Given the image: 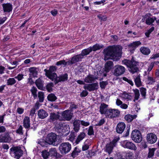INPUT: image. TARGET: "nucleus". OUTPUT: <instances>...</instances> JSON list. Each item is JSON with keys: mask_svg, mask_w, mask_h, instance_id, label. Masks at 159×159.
<instances>
[{"mask_svg": "<svg viewBox=\"0 0 159 159\" xmlns=\"http://www.w3.org/2000/svg\"><path fill=\"white\" fill-rule=\"evenodd\" d=\"M122 47L119 45L108 48L105 51V60L109 59L117 60L120 59L122 54Z\"/></svg>", "mask_w": 159, "mask_h": 159, "instance_id": "f257e3e1", "label": "nucleus"}, {"mask_svg": "<svg viewBox=\"0 0 159 159\" xmlns=\"http://www.w3.org/2000/svg\"><path fill=\"white\" fill-rule=\"evenodd\" d=\"M122 62L123 64L127 66L129 71L132 74L138 72L139 70L138 62L133 59L129 60L125 59Z\"/></svg>", "mask_w": 159, "mask_h": 159, "instance_id": "f03ea898", "label": "nucleus"}, {"mask_svg": "<svg viewBox=\"0 0 159 159\" xmlns=\"http://www.w3.org/2000/svg\"><path fill=\"white\" fill-rule=\"evenodd\" d=\"M122 62L123 64L127 66L129 71L132 74L138 72L139 70L138 62L133 59L129 60L125 59Z\"/></svg>", "mask_w": 159, "mask_h": 159, "instance_id": "7ed1b4c3", "label": "nucleus"}, {"mask_svg": "<svg viewBox=\"0 0 159 159\" xmlns=\"http://www.w3.org/2000/svg\"><path fill=\"white\" fill-rule=\"evenodd\" d=\"M10 154L14 158L19 159L22 156L23 152L20 147L13 146L10 149Z\"/></svg>", "mask_w": 159, "mask_h": 159, "instance_id": "20e7f679", "label": "nucleus"}, {"mask_svg": "<svg viewBox=\"0 0 159 159\" xmlns=\"http://www.w3.org/2000/svg\"><path fill=\"white\" fill-rule=\"evenodd\" d=\"M59 139L57 135L51 133L48 134L46 139L47 142L49 144L56 146L58 144Z\"/></svg>", "mask_w": 159, "mask_h": 159, "instance_id": "39448f33", "label": "nucleus"}, {"mask_svg": "<svg viewBox=\"0 0 159 159\" xmlns=\"http://www.w3.org/2000/svg\"><path fill=\"white\" fill-rule=\"evenodd\" d=\"M57 69V67L55 66H50L48 70L44 69L45 75L52 81L57 77V75L55 72Z\"/></svg>", "mask_w": 159, "mask_h": 159, "instance_id": "423d86ee", "label": "nucleus"}, {"mask_svg": "<svg viewBox=\"0 0 159 159\" xmlns=\"http://www.w3.org/2000/svg\"><path fill=\"white\" fill-rule=\"evenodd\" d=\"M71 148V145L68 142L62 143L59 147V149L61 153L62 154L68 153L70 151Z\"/></svg>", "mask_w": 159, "mask_h": 159, "instance_id": "0eeeda50", "label": "nucleus"}, {"mask_svg": "<svg viewBox=\"0 0 159 159\" xmlns=\"http://www.w3.org/2000/svg\"><path fill=\"white\" fill-rule=\"evenodd\" d=\"M132 139L136 143H140L142 140V137L140 131L138 130H134L131 134Z\"/></svg>", "mask_w": 159, "mask_h": 159, "instance_id": "6e6552de", "label": "nucleus"}, {"mask_svg": "<svg viewBox=\"0 0 159 159\" xmlns=\"http://www.w3.org/2000/svg\"><path fill=\"white\" fill-rule=\"evenodd\" d=\"M121 145L124 148L135 151L137 148L135 145L133 143L128 140L123 141L121 142Z\"/></svg>", "mask_w": 159, "mask_h": 159, "instance_id": "1a4fd4ad", "label": "nucleus"}, {"mask_svg": "<svg viewBox=\"0 0 159 159\" xmlns=\"http://www.w3.org/2000/svg\"><path fill=\"white\" fill-rule=\"evenodd\" d=\"M125 69L123 66L117 65L114 68L113 74L116 76H119L123 74L125 71Z\"/></svg>", "mask_w": 159, "mask_h": 159, "instance_id": "9d476101", "label": "nucleus"}, {"mask_svg": "<svg viewBox=\"0 0 159 159\" xmlns=\"http://www.w3.org/2000/svg\"><path fill=\"white\" fill-rule=\"evenodd\" d=\"M119 139L120 138L119 137H115L111 142L106 145V151L109 154H110L112 152L114 147L116 146V143L119 141Z\"/></svg>", "mask_w": 159, "mask_h": 159, "instance_id": "9b49d317", "label": "nucleus"}, {"mask_svg": "<svg viewBox=\"0 0 159 159\" xmlns=\"http://www.w3.org/2000/svg\"><path fill=\"white\" fill-rule=\"evenodd\" d=\"M107 111L108 112L106 115L107 118L113 119L118 117L120 114V111L117 109H109Z\"/></svg>", "mask_w": 159, "mask_h": 159, "instance_id": "f8f14e48", "label": "nucleus"}, {"mask_svg": "<svg viewBox=\"0 0 159 159\" xmlns=\"http://www.w3.org/2000/svg\"><path fill=\"white\" fill-rule=\"evenodd\" d=\"M62 117H60V120L69 121L72 118L73 113L68 110H66L63 111L61 113Z\"/></svg>", "mask_w": 159, "mask_h": 159, "instance_id": "ddd939ff", "label": "nucleus"}, {"mask_svg": "<svg viewBox=\"0 0 159 159\" xmlns=\"http://www.w3.org/2000/svg\"><path fill=\"white\" fill-rule=\"evenodd\" d=\"M146 139L147 141L149 143L153 144L157 141V137L156 135L154 134L150 133L147 134Z\"/></svg>", "mask_w": 159, "mask_h": 159, "instance_id": "4468645a", "label": "nucleus"}, {"mask_svg": "<svg viewBox=\"0 0 159 159\" xmlns=\"http://www.w3.org/2000/svg\"><path fill=\"white\" fill-rule=\"evenodd\" d=\"M57 132L61 136H67L70 133V129L68 126H65L62 129H58Z\"/></svg>", "mask_w": 159, "mask_h": 159, "instance_id": "2eb2a0df", "label": "nucleus"}, {"mask_svg": "<svg viewBox=\"0 0 159 159\" xmlns=\"http://www.w3.org/2000/svg\"><path fill=\"white\" fill-rule=\"evenodd\" d=\"M67 79L68 75L67 74L61 75L58 77H57H57L56 78H54V79L52 81H54L55 84H56L59 82L66 80Z\"/></svg>", "mask_w": 159, "mask_h": 159, "instance_id": "dca6fc26", "label": "nucleus"}, {"mask_svg": "<svg viewBox=\"0 0 159 159\" xmlns=\"http://www.w3.org/2000/svg\"><path fill=\"white\" fill-rule=\"evenodd\" d=\"M80 120L75 119L73 121V126L74 131L76 133L78 132L80 129Z\"/></svg>", "mask_w": 159, "mask_h": 159, "instance_id": "f3484780", "label": "nucleus"}, {"mask_svg": "<svg viewBox=\"0 0 159 159\" xmlns=\"http://www.w3.org/2000/svg\"><path fill=\"white\" fill-rule=\"evenodd\" d=\"M98 87V83H94L92 84H88L84 86V89L88 90L89 91L97 89Z\"/></svg>", "mask_w": 159, "mask_h": 159, "instance_id": "a211bd4d", "label": "nucleus"}, {"mask_svg": "<svg viewBox=\"0 0 159 159\" xmlns=\"http://www.w3.org/2000/svg\"><path fill=\"white\" fill-rule=\"evenodd\" d=\"M82 56L80 54L74 56L71 58L70 60H69L70 65L75 63L79 61H81L82 59Z\"/></svg>", "mask_w": 159, "mask_h": 159, "instance_id": "6ab92c4d", "label": "nucleus"}, {"mask_svg": "<svg viewBox=\"0 0 159 159\" xmlns=\"http://www.w3.org/2000/svg\"><path fill=\"white\" fill-rule=\"evenodd\" d=\"M38 115L39 118L43 119L48 116V114L43 109H40L38 111Z\"/></svg>", "mask_w": 159, "mask_h": 159, "instance_id": "aec40b11", "label": "nucleus"}, {"mask_svg": "<svg viewBox=\"0 0 159 159\" xmlns=\"http://www.w3.org/2000/svg\"><path fill=\"white\" fill-rule=\"evenodd\" d=\"M125 127V125L124 123L121 122L118 124L117 126L116 131L119 134L122 133Z\"/></svg>", "mask_w": 159, "mask_h": 159, "instance_id": "412c9836", "label": "nucleus"}, {"mask_svg": "<svg viewBox=\"0 0 159 159\" xmlns=\"http://www.w3.org/2000/svg\"><path fill=\"white\" fill-rule=\"evenodd\" d=\"M108 105L104 104L102 103L100 107V111L102 114H105L106 116L107 114H108V110L107 107Z\"/></svg>", "mask_w": 159, "mask_h": 159, "instance_id": "4be33fe9", "label": "nucleus"}, {"mask_svg": "<svg viewBox=\"0 0 159 159\" xmlns=\"http://www.w3.org/2000/svg\"><path fill=\"white\" fill-rule=\"evenodd\" d=\"M50 121L53 122L57 119L60 120V116L59 115L58 113H51L50 115Z\"/></svg>", "mask_w": 159, "mask_h": 159, "instance_id": "5701e85b", "label": "nucleus"}, {"mask_svg": "<svg viewBox=\"0 0 159 159\" xmlns=\"http://www.w3.org/2000/svg\"><path fill=\"white\" fill-rule=\"evenodd\" d=\"M3 9L4 12H9L12 9V5L10 3L3 4H2Z\"/></svg>", "mask_w": 159, "mask_h": 159, "instance_id": "b1692460", "label": "nucleus"}, {"mask_svg": "<svg viewBox=\"0 0 159 159\" xmlns=\"http://www.w3.org/2000/svg\"><path fill=\"white\" fill-rule=\"evenodd\" d=\"M86 136L85 133L82 132L78 136L76 140H75V143L76 144H78L81 141L83 140Z\"/></svg>", "mask_w": 159, "mask_h": 159, "instance_id": "393cba45", "label": "nucleus"}, {"mask_svg": "<svg viewBox=\"0 0 159 159\" xmlns=\"http://www.w3.org/2000/svg\"><path fill=\"white\" fill-rule=\"evenodd\" d=\"M113 66V63L111 61H107L105 65V70L106 72H108Z\"/></svg>", "mask_w": 159, "mask_h": 159, "instance_id": "a878e982", "label": "nucleus"}, {"mask_svg": "<svg viewBox=\"0 0 159 159\" xmlns=\"http://www.w3.org/2000/svg\"><path fill=\"white\" fill-rule=\"evenodd\" d=\"M156 18L155 16L152 17H148L146 18L145 23L148 25H152V23L156 20Z\"/></svg>", "mask_w": 159, "mask_h": 159, "instance_id": "bb28decb", "label": "nucleus"}, {"mask_svg": "<svg viewBox=\"0 0 159 159\" xmlns=\"http://www.w3.org/2000/svg\"><path fill=\"white\" fill-rule=\"evenodd\" d=\"M96 79L93 75H89L84 79V81L87 83H91Z\"/></svg>", "mask_w": 159, "mask_h": 159, "instance_id": "cd10ccee", "label": "nucleus"}, {"mask_svg": "<svg viewBox=\"0 0 159 159\" xmlns=\"http://www.w3.org/2000/svg\"><path fill=\"white\" fill-rule=\"evenodd\" d=\"M23 124L24 127L26 128H28L30 127V119L29 117L26 116L23 120Z\"/></svg>", "mask_w": 159, "mask_h": 159, "instance_id": "c85d7f7f", "label": "nucleus"}, {"mask_svg": "<svg viewBox=\"0 0 159 159\" xmlns=\"http://www.w3.org/2000/svg\"><path fill=\"white\" fill-rule=\"evenodd\" d=\"M137 117V115H132L130 114H127L125 116V118L128 122H131L134 119H135Z\"/></svg>", "mask_w": 159, "mask_h": 159, "instance_id": "c756f323", "label": "nucleus"}, {"mask_svg": "<svg viewBox=\"0 0 159 159\" xmlns=\"http://www.w3.org/2000/svg\"><path fill=\"white\" fill-rule=\"evenodd\" d=\"M29 71L30 72V75H32L34 77L36 76L38 73L37 68L34 67L30 68L29 69Z\"/></svg>", "mask_w": 159, "mask_h": 159, "instance_id": "7c9ffc66", "label": "nucleus"}, {"mask_svg": "<svg viewBox=\"0 0 159 159\" xmlns=\"http://www.w3.org/2000/svg\"><path fill=\"white\" fill-rule=\"evenodd\" d=\"M140 52L143 54L148 55L150 52V49L148 48L141 47L140 48Z\"/></svg>", "mask_w": 159, "mask_h": 159, "instance_id": "2f4dec72", "label": "nucleus"}, {"mask_svg": "<svg viewBox=\"0 0 159 159\" xmlns=\"http://www.w3.org/2000/svg\"><path fill=\"white\" fill-rule=\"evenodd\" d=\"M91 48L89 47V48L83 50L81 53L80 54L82 56V57L83 58L84 56L87 55L89 54V53L92 52Z\"/></svg>", "mask_w": 159, "mask_h": 159, "instance_id": "473e14b6", "label": "nucleus"}, {"mask_svg": "<svg viewBox=\"0 0 159 159\" xmlns=\"http://www.w3.org/2000/svg\"><path fill=\"white\" fill-rule=\"evenodd\" d=\"M35 84L39 89H42L43 88V82L40 78L36 80Z\"/></svg>", "mask_w": 159, "mask_h": 159, "instance_id": "72a5a7b5", "label": "nucleus"}, {"mask_svg": "<svg viewBox=\"0 0 159 159\" xmlns=\"http://www.w3.org/2000/svg\"><path fill=\"white\" fill-rule=\"evenodd\" d=\"M141 43L139 41H137L133 42L130 44L129 46L130 47H131L133 49H134L141 45Z\"/></svg>", "mask_w": 159, "mask_h": 159, "instance_id": "f704fd0d", "label": "nucleus"}, {"mask_svg": "<svg viewBox=\"0 0 159 159\" xmlns=\"http://www.w3.org/2000/svg\"><path fill=\"white\" fill-rule=\"evenodd\" d=\"M49 155L51 156L56 157L57 156V152L55 148L50 149L49 151Z\"/></svg>", "mask_w": 159, "mask_h": 159, "instance_id": "c9c22d12", "label": "nucleus"}, {"mask_svg": "<svg viewBox=\"0 0 159 159\" xmlns=\"http://www.w3.org/2000/svg\"><path fill=\"white\" fill-rule=\"evenodd\" d=\"M134 82L137 87H139L141 85V82L140 78V76L139 75L137 76L134 78Z\"/></svg>", "mask_w": 159, "mask_h": 159, "instance_id": "e433bc0d", "label": "nucleus"}, {"mask_svg": "<svg viewBox=\"0 0 159 159\" xmlns=\"http://www.w3.org/2000/svg\"><path fill=\"white\" fill-rule=\"evenodd\" d=\"M156 149L155 148H149V152L148 156V158H152L154 156V152Z\"/></svg>", "mask_w": 159, "mask_h": 159, "instance_id": "4c0bfd02", "label": "nucleus"}, {"mask_svg": "<svg viewBox=\"0 0 159 159\" xmlns=\"http://www.w3.org/2000/svg\"><path fill=\"white\" fill-rule=\"evenodd\" d=\"M102 47V45H100L98 44H96L92 47H90V48H91L92 51H95L100 49Z\"/></svg>", "mask_w": 159, "mask_h": 159, "instance_id": "58836bf2", "label": "nucleus"}, {"mask_svg": "<svg viewBox=\"0 0 159 159\" xmlns=\"http://www.w3.org/2000/svg\"><path fill=\"white\" fill-rule=\"evenodd\" d=\"M4 142H7L10 139V137L8 132L5 133L4 135L2 136Z\"/></svg>", "mask_w": 159, "mask_h": 159, "instance_id": "ea45409f", "label": "nucleus"}, {"mask_svg": "<svg viewBox=\"0 0 159 159\" xmlns=\"http://www.w3.org/2000/svg\"><path fill=\"white\" fill-rule=\"evenodd\" d=\"M47 98L48 100L51 102L54 101L57 99V97L53 93L49 94Z\"/></svg>", "mask_w": 159, "mask_h": 159, "instance_id": "a19ab883", "label": "nucleus"}, {"mask_svg": "<svg viewBox=\"0 0 159 159\" xmlns=\"http://www.w3.org/2000/svg\"><path fill=\"white\" fill-rule=\"evenodd\" d=\"M56 65L57 66H59L60 65H63L64 66L70 65V64L69 60L67 61H66L64 60H61L57 62Z\"/></svg>", "mask_w": 159, "mask_h": 159, "instance_id": "79ce46f5", "label": "nucleus"}, {"mask_svg": "<svg viewBox=\"0 0 159 159\" xmlns=\"http://www.w3.org/2000/svg\"><path fill=\"white\" fill-rule=\"evenodd\" d=\"M134 99L133 101L135 102L136 100H138L140 96V94L139 90L138 89L134 90Z\"/></svg>", "mask_w": 159, "mask_h": 159, "instance_id": "37998d69", "label": "nucleus"}, {"mask_svg": "<svg viewBox=\"0 0 159 159\" xmlns=\"http://www.w3.org/2000/svg\"><path fill=\"white\" fill-rule=\"evenodd\" d=\"M15 78H10L7 80V85H12L16 83Z\"/></svg>", "mask_w": 159, "mask_h": 159, "instance_id": "c03bdc74", "label": "nucleus"}, {"mask_svg": "<svg viewBox=\"0 0 159 159\" xmlns=\"http://www.w3.org/2000/svg\"><path fill=\"white\" fill-rule=\"evenodd\" d=\"M42 155L44 159H47L49 155V152L47 150L43 151L42 152Z\"/></svg>", "mask_w": 159, "mask_h": 159, "instance_id": "a18cd8bd", "label": "nucleus"}, {"mask_svg": "<svg viewBox=\"0 0 159 159\" xmlns=\"http://www.w3.org/2000/svg\"><path fill=\"white\" fill-rule=\"evenodd\" d=\"M75 137V133L74 132H71L70 133V135L67 138L70 141L73 142L74 141Z\"/></svg>", "mask_w": 159, "mask_h": 159, "instance_id": "49530a36", "label": "nucleus"}, {"mask_svg": "<svg viewBox=\"0 0 159 159\" xmlns=\"http://www.w3.org/2000/svg\"><path fill=\"white\" fill-rule=\"evenodd\" d=\"M30 91L34 98H37V89L34 86H33L31 89Z\"/></svg>", "mask_w": 159, "mask_h": 159, "instance_id": "de8ad7c7", "label": "nucleus"}, {"mask_svg": "<svg viewBox=\"0 0 159 159\" xmlns=\"http://www.w3.org/2000/svg\"><path fill=\"white\" fill-rule=\"evenodd\" d=\"M38 96L39 98V102H42L44 100V94L41 92H39L38 93Z\"/></svg>", "mask_w": 159, "mask_h": 159, "instance_id": "09e8293b", "label": "nucleus"}, {"mask_svg": "<svg viewBox=\"0 0 159 159\" xmlns=\"http://www.w3.org/2000/svg\"><path fill=\"white\" fill-rule=\"evenodd\" d=\"M122 98L125 99L130 100L131 99L132 96L127 93H124L122 95Z\"/></svg>", "mask_w": 159, "mask_h": 159, "instance_id": "8fccbe9b", "label": "nucleus"}, {"mask_svg": "<svg viewBox=\"0 0 159 159\" xmlns=\"http://www.w3.org/2000/svg\"><path fill=\"white\" fill-rule=\"evenodd\" d=\"M155 81V79L153 77L149 75L148 76L147 82L149 84H152Z\"/></svg>", "mask_w": 159, "mask_h": 159, "instance_id": "3c124183", "label": "nucleus"}, {"mask_svg": "<svg viewBox=\"0 0 159 159\" xmlns=\"http://www.w3.org/2000/svg\"><path fill=\"white\" fill-rule=\"evenodd\" d=\"M140 90L142 96L144 98H145L146 95V89L142 87L140 88Z\"/></svg>", "mask_w": 159, "mask_h": 159, "instance_id": "603ef678", "label": "nucleus"}, {"mask_svg": "<svg viewBox=\"0 0 159 159\" xmlns=\"http://www.w3.org/2000/svg\"><path fill=\"white\" fill-rule=\"evenodd\" d=\"M53 86V84L52 83H50L48 84L46 86V88L48 91L49 92L52 91V88Z\"/></svg>", "mask_w": 159, "mask_h": 159, "instance_id": "864d4df0", "label": "nucleus"}, {"mask_svg": "<svg viewBox=\"0 0 159 159\" xmlns=\"http://www.w3.org/2000/svg\"><path fill=\"white\" fill-rule=\"evenodd\" d=\"M56 126L58 129H62L64 126H67L66 125H64L63 123L61 122H57L56 124Z\"/></svg>", "mask_w": 159, "mask_h": 159, "instance_id": "5fc2aeb1", "label": "nucleus"}, {"mask_svg": "<svg viewBox=\"0 0 159 159\" xmlns=\"http://www.w3.org/2000/svg\"><path fill=\"white\" fill-rule=\"evenodd\" d=\"M88 134L89 135H91L94 134V131L92 126H90L89 127L88 130Z\"/></svg>", "mask_w": 159, "mask_h": 159, "instance_id": "6e6d98bb", "label": "nucleus"}, {"mask_svg": "<svg viewBox=\"0 0 159 159\" xmlns=\"http://www.w3.org/2000/svg\"><path fill=\"white\" fill-rule=\"evenodd\" d=\"M154 27H152L145 33L146 36L147 37H149V34L152 32L153 31V30H154Z\"/></svg>", "mask_w": 159, "mask_h": 159, "instance_id": "4d7b16f0", "label": "nucleus"}, {"mask_svg": "<svg viewBox=\"0 0 159 159\" xmlns=\"http://www.w3.org/2000/svg\"><path fill=\"white\" fill-rule=\"evenodd\" d=\"M80 124L81 125L84 126H87L89 125L90 123L88 121H85L83 120H80Z\"/></svg>", "mask_w": 159, "mask_h": 159, "instance_id": "13d9d810", "label": "nucleus"}, {"mask_svg": "<svg viewBox=\"0 0 159 159\" xmlns=\"http://www.w3.org/2000/svg\"><path fill=\"white\" fill-rule=\"evenodd\" d=\"M23 128L21 125H20L18 129L16 130V132L17 134L20 135H22L23 134V132L22 131Z\"/></svg>", "mask_w": 159, "mask_h": 159, "instance_id": "bf43d9fd", "label": "nucleus"}, {"mask_svg": "<svg viewBox=\"0 0 159 159\" xmlns=\"http://www.w3.org/2000/svg\"><path fill=\"white\" fill-rule=\"evenodd\" d=\"M107 84V83L106 81H102L100 83V87L102 89H104Z\"/></svg>", "mask_w": 159, "mask_h": 159, "instance_id": "052dcab7", "label": "nucleus"}, {"mask_svg": "<svg viewBox=\"0 0 159 159\" xmlns=\"http://www.w3.org/2000/svg\"><path fill=\"white\" fill-rule=\"evenodd\" d=\"M105 121L104 118L100 120L97 124H96V125L99 126H101L104 123Z\"/></svg>", "mask_w": 159, "mask_h": 159, "instance_id": "680f3d73", "label": "nucleus"}, {"mask_svg": "<svg viewBox=\"0 0 159 159\" xmlns=\"http://www.w3.org/2000/svg\"><path fill=\"white\" fill-rule=\"evenodd\" d=\"M88 92L86 90H84L80 93V96L81 97H84L86 96L88 94Z\"/></svg>", "mask_w": 159, "mask_h": 159, "instance_id": "e2e57ef3", "label": "nucleus"}, {"mask_svg": "<svg viewBox=\"0 0 159 159\" xmlns=\"http://www.w3.org/2000/svg\"><path fill=\"white\" fill-rule=\"evenodd\" d=\"M79 152L76 150V148H75L74 150L71 153V155L72 157H75L76 155H78V153H79Z\"/></svg>", "mask_w": 159, "mask_h": 159, "instance_id": "0e129e2a", "label": "nucleus"}, {"mask_svg": "<svg viewBox=\"0 0 159 159\" xmlns=\"http://www.w3.org/2000/svg\"><path fill=\"white\" fill-rule=\"evenodd\" d=\"M154 66V63L153 62H152L149 66H148L147 71H148V74H149L150 72Z\"/></svg>", "mask_w": 159, "mask_h": 159, "instance_id": "69168bd1", "label": "nucleus"}, {"mask_svg": "<svg viewBox=\"0 0 159 159\" xmlns=\"http://www.w3.org/2000/svg\"><path fill=\"white\" fill-rule=\"evenodd\" d=\"M15 79H17L18 81H20L22 79L23 77V75L22 74H19L17 76H15Z\"/></svg>", "mask_w": 159, "mask_h": 159, "instance_id": "338daca9", "label": "nucleus"}, {"mask_svg": "<svg viewBox=\"0 0 159 159\" xmlns=\"http://www.w3.org/2000/svg\"><path fill=\"white\" fill-rule=\"evenodd\" d=\"M89 147V145L88 144H85L84 143V144L82 146V150L83 151H85L88 150Z\"/></svg>", "mask_w": 159, "mask_h": 159, "instance_id": "774afa93", "label": "nucleus"}]
</instances>
